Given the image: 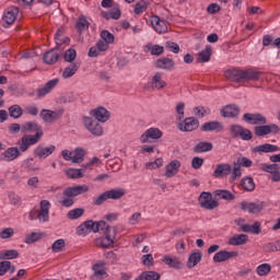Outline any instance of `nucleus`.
I'll return each instance as SVG.
<instances>
[{"label":"nucleus","mask_w":280,"mask_h":280,"mask_svg":"<svg viewBox=\"0 0 280 280\" xmlns=\"http://www.w3.org/2000/svg\"><path fill=\"white\" fill-rule=\"evenodd\" d=\"M224 75L231 82H237L238 84H244L246 82H257L261 78V71H257L253 68L242 70L240 68H234L226 70Z\"/></svg>","instance_id":"obj_1"},{"label":"nucleus","mask_w":280,"mask_h":280,"mask_svg":"<svg viewBox=\"0 0 280 280\" xmlns=\"http://www.w3.org/2000/svg\"><path fill=\"white\" fill-rule=\"evenodd\" d=\"M88 191L89 185L86 184L67 187L62 191L65 198L59 201V205L69 209L75 205V200H73V198H78V196H82V194H86Z\"/></svg>","instance_id":"obj_2"},{"label":"nucleus","mask_w":280,"mask_h":280,"mask_svg":"<svg viewBox=\"0 0 280 280\" xmlns=\"http://www.w3.org/2000/svg\"><path fill=\"white\" fill-rule=\"evenodd\" d=\"M49 209H51L49 200H42L39 203V210H31L28 219L38 220L39 222H49Z\"/></svg>","instance_id":"obj_3"},{"label":"nucleus","mask_w":280,"mask_h":280,"mask_svg":"<svg viewBox=\"0 0 280 280\" xmlns=\"http://www.w3.org/2000/svg\"><path fill=\"white\" fill-rule=\"evenodd\" d=\"M230 132L233 139H242V141H250L253 139V131L244 128L242 125H232Z\"/></svg>","instance_id":"obj_4"},{"label":"nucleus","mask_w":280,"mask_h":280,"mask_svg":"<svg viewBox=\"0 0 280 280\" xmlns=\"http://www.w3.org/2000/svg\"><path fill=\"white\" fill-rule=\"evenodd\" d=\"M198 200L201 209H207V211H213L220 205L218 200L213 199V195L207 191L201 192Z\"/></svg>","instance_id":"obj_5"},{"label":"nucleus","mask_w":280,"mask_h":280,"mask_svg":"<svg viewBox=\"0 0 280 280\" xmlns=\"http://www.w3.org/2000/svg\"><path fill=\"white\" fill-rule=\"evenodd\" d=\"M40 133L26 135L21 138L19 142L20 152H27L32 145H36L40 141Z\"/></svg>","instance_id":"obj_6"},{"label":"nucleus","mask_w":280,"mask_h":280,"mask_svg":"<svg viewBox=\"0 0 280 280\" xmlns=\"http://www.w3.org/2000/svg\"><path fill=\"white\" fill-rule=\"evenodd\" d=\"M19 16V8L16 7H9L4 10L1 19L2 27H10V25H14L16 18Z\"/></svg>","instance_id":"obj_7"},{"label":"nucleus","mask_w":280,"mask_h":280,"mask_svg":"<svg viewBox=\"0 0 280 280\" xmlns=\"http://www.w3.org/2000/svg\"><path fill=\"white\" fill-rule=\"evenodd\" d=\"M83 124L86 130H89L91 135H94V137H102V135H104V129L102 128V125L97 120H94L89 116H84Z\"/></svg>","instance_id":"obj_8"},{"label":"nucleus","mask_w":280,"mask_h":280,"mask_svg":"<svg viewBox=\"0 0 280 280\" xmlns=\"http://www.w3.org/2000/svg\"><path fill=\"white\" fill-rule=\"evenodd\" d=\"M280 128L277 124L261 125L254 127V133L256 137H266L268 135H279Z\"/></svg>","instance_id":"obj_9"},{"label":"nucleus","mask_w":280,"mask_h":280,"mask_svg":"<svg viewBox=\"0 0 280 280\" xmlns=\"http://www.w3.org/2000/svg\"><path fill=\"white\" fill-rule=\"evenodd\" d=\"M243 121L249 124V126H264V124H268L266 116L260 113H246L243 115Z\"/></svg>","instance_id":"obj_10"},{"label":"nucleus","mask_w":280,"mask_h":280,"mask_svg":"<svg viewBox=\"0 0 280 280\" xmlns=\"http://www.w3.org/2000/svg\"><path fill=\"white\" fill-rule=\"evenodd\" d=\"M65 115V108H58L56 110L51 109H42L40 117L46 124H51V121H57Z\"/></svg>","instance_id":"obj_11"},{"label":"nucleus","mask_w":280,"mask_h":280,"mask_svg":"<svg viewBox=\"0 0 280 280\" xmlns=\"http://www.w3.org/2000/svg\"><path fill=\"white\" fill-rule=\"evenodd\" d=\"M199 127L200 121L194 117H188L177 125L178 130L182 132H194V130H198Z\"/></svg>","instance_id":"obj_12"},{"label":"nucleus","mask_w":280,"mask_h":280,"mask_svg":"<svg viewBox=\"0 0 280 280\" xmlns=\"http://www.w3.org/2000/svg\"><path fill=\"white\" fill-rule=\"evenodd\" d=\"M149 23L158 34H167V23L162 20L159 15H151Z\"/></svg>","instance_id":"obj_13"},{"label":"nucleus","mask_w":280,"mask_h":280,"mask_svg":"<svg viewBox=\"0 0 280 280\" xmlns=\"http://www.w3.org/2000/svg\"><path fill=\"white\" fill-rule=\"evenodd\" d=\"M260 170L267 174H271L272 183H280V166L279 164H261Z\"/></svg>","instance_id":"obj_14"},{"label":"nucleus","mask_w":280,"mask_h":280,"mask_svg":"<svg viewBox=\"0 0 280 280\" xmlns=\"http://www.w3.org/2000/svg\"><path fill=\"white\" fill-rule=\"evenodd\" d=\"M163 137V131L159 128L151 127L147 129L140 137L141 143H148L149 139L159 140Z\"/></svg>","instance_id":"obj_15"},{"label":"nucleus","mask_w":280,"mask_h":280,"mask_svg":"<svg viewBox=\"0 0 280 280\" xmlns=\"http://www.w3.org/2000/svg\"><path fill=\"white\" fill-rule=\"evenodd\" d=\"M90 115L96 119V121H100L101 124H106L108 119H110V112L106 109L105 107H97L95 109H92L90 112Z\"/></svg>","instance_id":"obj_16"},{"label":"nucleus","mask_w":280,"mask_h":280,"mask_svg":"<svg viewBox=\"0 0 280 280\" xmlns=\"http://www.w3.org/2000/svg\"><path fill=\"white\" fill-rule=\"evenodd\" d=\"M20 156L21 150L16 147H11L0 154L1 161H5V163L16 161Z\"/></svg>","instance_id":"obj_17"},{"label":"nucleus","mask_w":280,"mask_h":280,"mask_svg":"<svg viewBox=\"0 0 280 280\" xmlns=\"http://www.w3.org/2000/svg\"><path fill=\"white\" fill-rule=\"evenodd\" d=\"M280 148L276 144L265 143L256 145L252 149V152L256 154H272L275 152H279Z\"/></svg>","instance_id":"obj_18"},{"label":"nucleus","mask_w":280,"mask_h":280,"mask_svg":"<svg viewBox=\"0 0 280 280\" xmlns=\"http://www.w3.org/2000/svg\"><path fill=\"white\" fill-rule=\"evenodd\" d=\"M109 45L102 39H98L95 46H92L89 49L88 56L90 58H97L102 51H106L108 49Z\"/></svg>","instance_id":"obj_19"},{"label":"nucleus","mask_w":280,"mask_h":280,"mask_svg":"<svg viewBox=\"0 0 280 280\" xmlns=\"http://www.w3.org/2000/svg\"><path fill=\"white\" fill-rule=\"evenodd\" d=\"M105 262H96L93 265L92 270L94 272L93 280L107 279L108 272H106Z\"/></svg>","instance_id":"obj_20"},{"label":"nucleus","mask_w":280,"mask_h":280,"mask_svg":"<svg viewBox=\"0 0 280 280\" xmlns=\"http://www.w3.org/2000/svg\"><path fill=\"white\" fill-rule=\"evenodd\" d=\"M237 255H240L237 252L223 249L214 254L213 261L214 264H222V261H229V259H233V257H237Z\"/></svg>","instance_id":"obj_21"},{"label":"nucleus","mask_w":280,"mask_h":280,"mask_svg":"<svg viewBox=\"0 0 280 280\" xmlns=\"http://www.w3.org/2000/svg\"><path fill=\"white\" fill-rule=\"evenodd\" d=\"M60 80L52 79L48 81L43 88L37 89V97L40 100L42 97H45V95H49L55 86H58V83Z\"/></svg>","instance_id":"obj_22"},{"label":"nucleus","mask_w":280,"mask_h":280,"mask_svg":"<svg viewBox=\"0 0 280 280\" xmlns=\"http://www.w3.org/2000/svg\"><path fill=\"white\" fill-rule=\"evenodd\" d=\"M54 152H56V145H54V144H50L48 147L38 145L34 150V154H35V156H38V159H47V156H51V154H54Z\"/></svg>","instance_id":"obj_23"},{"label":"nucleus","mask_w":280,"mask_h":280,"mask_svg":"<svg viewBox=\"0 0 280 280\" xmlns=\"http://www.w3.org/2000/svg\"><path fill=\"white\" fill-rule=\"evenodd\" d=\"M201 132H222L224 126L218 120L205 122L201 128Z\"/></svg>","instance_id":"obj_24"},{"label":"nucleus","mask_w":280,"mask_h":280,"mask_svg":"<svg viewBox=\"0 0 280 280\" xmlns=\"http://www.w3.org/2000/svg\"><path fill=\"white\" fill-rule=\"evenodd\" d=\"M233 170V166L229 163L218 164L212 176L214 178H223V176H229Z\"/></svg>","instance_id":"obj_25"},{"label":"nucleus","mask_w":280,"mask_h":280,"mask_svg":"<svg viewBox=\"0 0 280 280\" xmlns=\"http://www.w3.org/2000/svg\"><path fill=\"white\" fill-rule=\"evenodd\" d=\"M243 233H252L253 235H259L261 233V223L256 221L254 224L237 223Z\"/></svg>","instance_id":"obj_26"},{"label":"nucleus","mask_w":280,"mask_h":280,"mask_svg":"<svg viewBox=\"0 0 280 280\" xmlns=\"http://www.w3.org/2000/svg\"><path fill=\"white\" fill-rule=\"evenodd\" d=\"M22 132H35V135H40L43 139V127L38 125L36 121H27L21 127Z\"/></svg>","instance_id":"obj_27"},{"label":"nucleus","mask_w":280,"mask_h":280,"mask_svg":"<svg viewBox=\"0 0 280 280\" xmlns=\"http://www.w3.org/2000/svg\"><path fill=\"white\" fill-rule=\"evenodd\" d=\"M241 209L242 211H248V213H259L264 209V203L242 201Z\"/></svg>","instance_id":"obj_28"},{"label":"nucleus","mask_w":280,"mask_h":280,"mask_svg":"<svg viewBox=\"0 0 280 280\" xmlns=\"http://www.w3.org/2000/svg\"><path fill=\"white\" fill-rule=\"evenodd\" d=\"M174 59L167 57H162L158 59L154 63V67L156 69H163L164 71H172V69H174Z\"/></svg>","instance_id":"obj_29"},{"label":"nucleus","mask_w":280,"mask_h":280,"mask_svg":"<svg viewBox=\"0 0 280 280\" xmlns=\"http://www.w3.org/2000/svg\"><path fill=\"white\" fill-rule=\"evenodd\" d=\"M151 89H156V91H161L162 89H165L167 86V82L163 80V73L156 72L152 78L150 82Z\"/></svg>","instance_id":"obj_30"},{"label":"nucleus","mask_w":280,"mask_h":280,"mask_svg":"<svg viewBox=\"0 0 280 280\" xmlns=\"http://www.w3.org/2000/svg\"><path fill=\"white\" fill-rule=\"evenodd\" d=\"M178 170H180V161L173 160L171 163L166 165V178H173V176H176L178 174Z\"/></svg>","instance_id":"obj_31"},{"label":"nucleus","mask_w":280,"mask_h":280,"mask_svg":"<svg viewBox=\"0 0 280 280\" xmlns=\"http://www.w3.org/2000/svg\"><path fill=\"white\" fill-rule=\"evenodd\" d=\"M248 243V235L246 234H235L229 238V246H244Z\"/></svg>","instance_id":"obj_32"},{"label":"nucleus","mask_w":280,"mask_h":280,"mask_svg":"<svg viewBox=\"0 0 280 280\" xmlns=\"http://www.w3.org/2000/svg\"><path fill=\"white\" fill-rule=\"evenodd\" d=\"M222 117L235 118L240 115V107L237 105H226L221 109Z\"/></svg>","instance_id":"obj_33"},{"label":"nucleus","mask_w":280,"mask_h":280,"mask_svg":"<svg viewBox=\"0 0 280 280\" xmlns=\"http://www.w3.org/2000/svg\"><path fill=\"white\" fill-rule=\"evenodd\" d=\"M200 261H202V252H194L189 255L186 266L191 270V268H196Z\"/></svg>","instance_id":"obj_34"},{"label":"nucleus","mask_w":280,"mask_h":280,"mask_svg":"<svg viewBox=\"0 0 280 280\" xmlns=\"http://www.w3.org/2000/svg\"><path fill=\"white\" fill-rule=\"evenodd\" d=\"M106 191H107V198L109 200H121V198L126 196V189L121 187L113 188Z\"/></svg>","instance_id":"obj_35"},{"label":"nucleus","mask_w":280,"mask_h":280,"mask_svg":"<svg viewBox=\"0 0 280 280\" xmlns=\"http://www.w3.org/2000/svg\"><path fill=\"white\" fill-rule=\"evenodd\" d=\"M192 150H194L195 154H202L205 152H211V150H213V143L207 142V141H201V142H198L194 147Z\"/></svg>","instance_id":"obj_36"},{"label":"nucleus","mask_w":280,"mask_h":280,"mask_svg":"<svg viewBox=\"0 0 280 280\" xmlns=\"http://www.w3.org/2000/svg\"><path fill=\"white\" fill-rule=\"evenodd\" d=\"M60 58V54L56 51L55 49L48 50L44 57L43 60L46 65H56Z\"/></svg>","instance_id":"obj_37"},{"label":"nucleus","mask_w":280,"mask_h":280,"mask_svg":"<svg viewBox=\"0 0 280 280\" xmlns=\"http://www.w3.org/2000/svg\"><path fill=\"white\" fill-rule=\"evenodd\" d=\"M78 69H80V62H74L69 65L68 67L65 68L62 72V78L65 80H69V78H73V75L78 73Z\"/></svg>","instance_id":"obj_38"},{"label":"nucleus","mask_w":280,"mask_h":280,"mask_svg":"<svg viewBox=\"0 0 280 280\" xmlns=\"http://www.w3.org/2000/svg\"><path fill=\"white\" fill-rule=\"evenodd\" d=\"M164 264L170 268H175V270H180L183 268V262L177 257L164 256Z\"/></svg>","instance_id":"obj_39"},{"label":"nucleus","mask_w":280,"mask_h":280,"mask_svg":"<svg viewBox=\"0 0 280 280\" xmlns=\"http://www.w3.org/2000/svg\"><path fill=\"white\" fill-rule=\"evenodd\" d=\"M90 25L91 24L89 23V20H86V16L81 15L77 20L75 28L80 34H82L83 32H86V30H89Z\"/></svg>","instance_id":"obj_40"},{"label":"nucleus","mask_w":280,"mask_h":280,"mask_svg":"<svg viewBox=\"0 0 280 280\" xmlns=\"http://www.w3.org/2000/svg\"><path fill=\"white\" fill-rule=\"evenodd\" d=\"M214 196L220 200H228V201L235 200V195H233V192L226 189L215 190Z\"/></svg>","instance_id":"obj_41"},{"label":"nucleus","mask_w":280,"mask_h":280,"mask_svg":"<svg viewBox=\"0 0 280 280\" xmlns=\"http://www.w3.org/2000/svg\"><path fill=\"white\" fill-rule=\"evenodd\" d=\"M241 186L245 191H255V179L250 176L243 177L241 180Z\"/></svg>","instance_id":"obj_42"},{"label":"nucleus","mask_w":280,"mask_h":280,"mask_svg":"<svg viewBox=\"0 0 280 280\" xmlns=\"http://www.w3.org/2000/svg\"><path fill=\"white\" fill-rule=\"evenodd\" d=\"M55 43L57 47H60L61 45H69L71 43V39L68 36H65L62 34V31L58 30L55 35Z\"/></svg>","instance_id":"obj_43"},{"label":"nucleus","mask_w":280,"mask_h":280,"mask_svg":"<svg viewBox=\"0 0 280 280\" xmlns=\"http://www.w3.org/2000/svg\"><path fill=\"white\" fill-rule=\"evenodd\" d=\"M102 16L106 21H110V19H113L114 21H119V19H121V10L116 9L115 11H103Z\"/></svg>","instance_id":"obj_44"},{"label":"nucleus","mask_w":280,"mask_h":280,"mask_svg":"<svg viewBox=\"0 0 280 280\" xmlns=\"http://www.w3.org/2000/svg\"><path fill=\"white\" fill-rule=\"evenodd\" d=\"M198 62H209L211 60V46L207 45L203 50L198 52Z\"/></svg>","instance_id":"obj_45"},{"label":"nucleus","mask_w":280,"mask_h":280,"mask_svg":"<svg viewBox=\"0 0 280 280\" xmlns=\"http://www.w3.org/2000/svg\"><path fill=\"white\" fill-rule=\"evenodd\" d=\"M271 270L272 266H270V264L268 262H264L256 268V273L258 275V277H268Z\"/></svg>","instance_id":"obj_46"},{"label":"nucleus","mask_w":280,"mask_h":280,"mask_svg":"<svg viewBox=\"0 0 280 280\" xmlns=\"http://www.w3.org/2000/svg\"><path fill=\"white\" fill-rule=\"evenodd\" d=\"M86 154V151L82 148H77L72 152V163H82L84 161V155Z\"/></svg>","instance_id":"obj_47"},{"label":"nucleus","mask_w":280,"mask_h":280,"mask_svg":"<svg viewBox=\"0 0 280 280\" xmlns=\"http://www.w3.org/2000/svg\"><path fill=\"white\" fill-rule=\"evenodd\" d=\"M8 198L10 205H12L13 207H21V205H23V199L14 191H9Z\"/></svg>","instance_id":"obj_48"},{"label":"nucleus","mask_w":280,"mask_h":280,"mask_svg":"<svg viewBox=\"0 0 280 280\" xmlns=\"http://www.w3.org/2000/svg\"><path fill=\"white\" fill-rule=\"evenodd\" d=\"M8 270L10 271V273L12 275L16 268L14 266H12V262L4 260L0 262V277H3V275H5V272H8Z\"/></svg>","instance_id":"obj_49"},{"label":"nucleus","mask_w":280,"mask_h":280,"mask_svg":"<svg viewBox=\"0 0 280 280\" xmlns=\"http://www.w3.org/2000/svg\"><path fill=\"white\" fill-rule=\"evenodd\" d=\"M19 250L16 249H4L0 252V259H18Z\"/></svg>","instance_id":"obj_50"},{"label":"nucleus","mask_w":280,"mask_h":280,"mask_svg":"<svg viewBox=\"0 0 280 280\" xmlns=\"http://www.w3.org/2000/svg\"><path fill=\"white\" fill-rule=\"evenodd\" d=\"M114 241L110 235L106 234L105 237L96 240V246L100 248H108V246H113Z\"/></svg>","instance_id":"obj_51"},{"label":"nucleus","mask_w":280,"mask_h":280,"mask_svg":"<svg viewBox=\"0 0 280 280\" xmlns=\"http://www.w3.org/2000/svg\"><path fill=\"white\" fill-rule=\"evenodd\" d=\"M84 215V208H75L67 213L69 220H78Z\"/></svg>","instance_id":"obj_52"},{"label":"nucleus","mask_w":280,"mask_h":280,"mask_svg":"<svg viewBox=\"0 0 280 280\" xmlns=\"http://www.w3.org/2000/svg\"><path fill=\"white\" fill-rule=\"evenodd\" d=\"M65 246H67L65 240L59 238L52 243L51 250L52 253H62L65 250Z\"/></svg>","instance_id":"obj_53"},{"label":"nucleus","mask_w":280,"mask_h":280,"mask_svg":"<svg viewBox=\"0 0 280 280\" xmlns=\"http://www.w3.org/2000/svg\"><path fill=\"white\" fill-rule=\"evenodd\" d=\"M9 115L13 117V119H19L23 115V109L19 105H12L9 107Z\"/></svg>","instance_id":"obj_54"},{"label":"nucleus","mask_w":280,"mask_h":280,"mask_svg":"<svg viewBox=\"0 0 280 280\" xmlns=\"http://www.w3.org/2000/svg\"><path fill=\"white\" fill-rule=\"evenodd\" d=\"M40 237H43V234L38 233V232H32L30 234L25 235V244H34V242H38V240H40Z\"/></svg>","instance_id":"obj_55"},{"label":"nucleus","mask_w":280,"mask_h":280,"mask_svg":"<svg viewBox=\"0 0 280 280\" xmlns=\"http://www.w3.org/2000/svg\"><path fill=\"white\" fill-rule=\"evenodd\" d=\"M23 170H27L28 172H38V167H34V159L28 158L22 162Z\"/></svg>","instance_id":"obj_56"},{"label":"nucleus","mask_w":280,"mask_h":280,"mask_svg":"<svg viewBox=\"0 0 280 280\" xmlns=\"http://www.w3.org/2000/svg\"><path fill=\"white\" fill-rule=\"evenodd\" d=\"M101 40H104L108 45H113V43H115V35H113V33L109 31H103L101 33Z\"/></svg>","instance_id":"obj_57"},{"label":"nucleus","mask_w":280,"mask_h":280,"mask_svg":"<svg viewBox=\"0 0 280 280\" xmlns=\"http://www.w3.org/2000/svg\"><path fill=\"white\" fill-rule=\"evenodd\" d=\"M66 176H68V178H82L84 174H82V170L80 168H69L66 172Z\"/></svg>","instance_id":"obj_58"},{"label":"nucleus","mask_w":280,"mask_h":280,"mask_svg":"<svg viewBox=\"0 0 280 280\" xmlns=\"http://www.w3.org/2000/svg\"><path fill=\"white\" fill-rule=\"evenodd\" d=\"M230 174L232 180H237L238 178H242V167L237 165V163H234V166Z\"/></svg>","instance_id":"obj_59"},{"label":"nucleus","mask_w":280,"mask_h":280,"mask_svg":"<svg viewBox=\"0 0 280 280\" xmlns=\"http://www.w3.org/2000/svg\"><path fill=\"white\" fill-rule=\"evenodd\" d=\"M106 200H109V199H108V192H107V191H105V192L98 195L97 197H95V198L93 199V205H95L96 207H100V206H102L103 203H105Z\"/></svg>","instance_id":"obj_60"},{"label":"nucleus","mask_w":280,"mask_h":280,"mask_svg":"<svg viewBox=\"0 0 280 280\" xmlns=\"http://www.w3.org/2000/svg\"><path fill=\"white\" fill-rule=\"evenodd\" d=\"M147 49L151 51L152 56H161V54L164 51L163 46L160 45H147Z\"/></svg>","instance_id":"obj_61"},{"label":"nucleus","mask_w":280,"mask_h":280,"mask_svg":"<svg viewBox=\"0 0 280 280\" xmlns=\"http://www.w3.org/2000/svg\"><path fill=\"white\" fill-rule=\"evenodd\" d=\"M78 56V52L75 51V49L70 48L65 52V60L66 62H73V60H75Z\"/></svg>","instance_id":"obj_62"},{"label":"nucleus","mask_w":280,"mask_h":280,"mask_svg":"<svg viewBox=\"0 0 280 280\" xmlns=\"http://www.w3.org/2000/svg\"><path fill=\"white\" fill-rule=\"evenodd\" d=\"M165 48L168 51H172L173 54H179L180 52V46L174 42H166Z\"/></svg>","instance_id":"obj_63"},{"label":"nucleus","mask_w":280,"mask_h":280,"mask_svg":"<svg viewBox=\"0 0 280 280\" xmlns=\"http://www.w3.org/2000/svg\"><path fill=\"white\" fill-rule=\"evenodd\" d=\"M14 236V229L7 228L0 232L1 240H10V237Z\"/></svg>","instance_id":"obj_64"}]
</instances>
